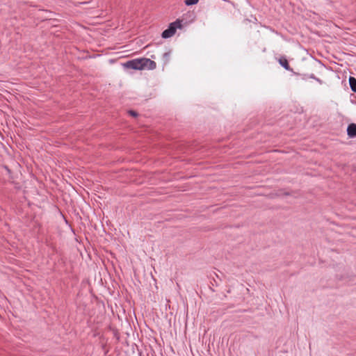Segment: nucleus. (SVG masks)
Here are the masks:
<instances>
[{"label":"nucleus","instance_id":"5","mask_svg":"<svg viewBox=\"0 0 356 356\" xmlns=\"http://www.w3.org/2000/svg\"><path fill=\"white\" fill-rule=\"evenodd\" d=\"M279 63L286 70L292 71V69L291 68V67H290V65L289 64V62H288L287 59L285 57H281L279 59Z\"/></svg>","mask_w":356,"mask_h":356},{"label":"nucleus","instance_id":"12","mask_svg":"<svg viewBox=\"0 0 356 356\" xmlns=\"http://www.w3.org/2000/svg\"><path fill=\"white\" fill-rule=\"evenodd\" d=\"M4 168H5L6 170H7L8 172H10V169L7 166H5Z\"/></svg>","mask_w":356,"mask_h":356},{"label":"nucleus","instance_id":"8","mask_svg":"<svg viewBox=\"0 0 356 356\" xmlns=\"http://www.w3.org/2000/svg\"><path fill=\"white\" fill-rule=\"evenodd\" d=\"M129 113L130 115L133 116V117H136L138 116V113L135 111H133V110H130L129 111Z\"/></svg>","mask_w":356,"mask_h":356},{"label":"nucleus","instance_id":"6","mask_svg":"<svg viewBox=\"0 0 356 356\" xmlns=\"http://www.w3.org/2000/svg\"><path fill=\"white\" fill-rule=\"evenodd\" d=\"M348 82L351 90L354 92H356V79L350 76L348 79Z\"/></svg>","mask_w":356,"mask_h":356},{"label":"nucleus","instance_id":"2","mask_svg":"<svg viewBox=\"0 0 356 356\" xmlns=\"http://www.w3.org/2000/svg\"><path fill=\"white\" fill-rule=\"evenodd\" d=\"M124 66L129 69L136 70H143V64H142V58H136L127 61L124 63Z\"/></svg>","mask_w":356,"mask_h":356},{"label":"nucleus","instance_id":"7","mask_svg":"<svg viewBox=\"0 0 356 356\" xmlns=\"http://www.w3.org/2000/svg\"><path fill=\"white\" fill-rule=\"evenodd\" d=\"M199 0H185L184 3L186 6H193L197 4Z\"/></svg>","mask_w":356,"mask_h":356},{"label":"nucleus","instance_id":"9","mask_svg":"<svg viewBox=\"0 0 356 356\" xmlns=\"http://www.w3.org/2000/svg\"><path fill=\"white\" fill-rule=\"evenodd\" d=\"M308 75L309 74H302L301 75V79H303V80H306L307 78H309Z\"/></svg>","mask_w":356,"mask_h":356},{"label":"nucleus","instance_id":"3","mask_svg":"<svg viewBox=\"0 0 356 356\" xmlns=\"http://www.w3.org/2000/svg\"><path fill=\"white\" fill-rule=\"evenodd\" d=\"M142 58V64H143V70H154L156 67V63L152 60L149 58Z\"/></svg>","mask_w":356,"mask_h":356},{"label":"nucleus","instance_id":"11","mask_svg":"<svg viewBox=\"0 0 356 356\" xmlns=\"http://www.w3.org/2000/svg\"><path fill=\"white\" fill-rule=\"evenodd\" d=\"M315 81H317L320 84H323V81L321 79H320L319 78H318V77H316Z\"/></svg>","mask_w":356,"mask_h":356},{"label":"nucleus","instance_id":"10","mask_svg":"<svg viewBox=\"0 0 356 356\" xmlns=\"http://www.w3.org/2000/svg\"><path fill=\"white\" fill-rule=\"evenodd\" d=\"M308 77L314 80L316 79V76L314 74H309Z\"/></svg>","mask_w":356,"mask_h":356},{"label":"nucleus","instance_id":"4","mask_svg":"<svg viewBox=\"0 0 356 356\" xmlns=\"http://www.w3.org/2000/svg\"><path fill=\"white\" fill-rule=\"evenodd\" d=\"M347 135L350 138H354L356 137V124L350 123L348 125Z\"/></svg>","mask_w":356,"mask_h":356},{"label":"nucleus","instance_id":"13","mask_svg":"<svg viewBox=\"0 0 356 356\" xmlns=\"http://www.w3.org/2000/svg\"><path fill=\"white\" fill-rule=\"evenodd\" d=\"M169 54H170V53H165V54H163V56H164L165 57H168V56H169Z\"/></svg>","mask_w":356,"mask_h":356},{"label":"nucleus","instance_id":"1","mask_svg":"<svg viewBox=\"0 0 356 356\" xmlns=\"http://www.w3.org/2000/svg\"><path fill=\"white\" fill-rule=\"evenodd\" d=\"M182 26L181 21L177 19L175 22L170 23L165 30L161 33V37L164 39L170 38L175 35L177 29H181Z\"/></svg>","mask_w":356,"mask_h":356}]
</instances>
